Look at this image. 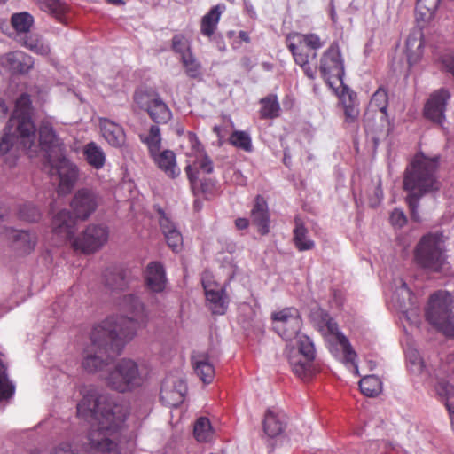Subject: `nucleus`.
I'll use <instances>...</instances> for the list:
<instances>
[{"mask_svg":"<svg viewBox=\"0 0 454 454\" xmlns=\"http://www.w3.org/2000/svg\"><path fill=\"white\" fill-rule=\"evenodd\" d=\"M76 408L77 415L92 424L91 429L81 443L62 442L51 454H120L117 433L126 411L96 390L83 395Z\"/></svg>","mask_w":454,"mask_h":454,"instance_id":"obj_1","label":"nucleus"},{"mask_svg":"<svg viewBox=\"0 0 454 454\" xmlns=\"http://www.w3.org/2000/svg\"><path fill=\"white\" fill-rule=\"evenodd\" d=\"M33 107L30 96L21 94L15 101V108L7 121L0 137V157L9 154L10 166L15 164L17 150L36 148V127L32 119Z\"/></svg>","mask_w":454,"mask_h":454,"instance_id":"obj_2","label":"nucleus"},{"mask_svg":"<svg viewBox=\"0 0 454 454\" xmlns=\"http://www.w3.org/2000/svg\"><path fill=\"white\" fill-rule=\"evenodd\" d=\"M438 168V156L429 158L423 153H418L404 171L403 186L406 192L405 200L411 217L415 222H420L418 209L421 198L434 194L441 188L437 176Z\"/></svg>","mask_w":454,"mask_h":454,"instance_id":"obj_3","label":"nucleus"},{"mask_svg":"<svg viewBox=\"0 0 454 454\" xmlns=\"http://www.w3.org/2000/svg\"><path fill=\"white\" fill-rule=\"evenodd\" d=\"M114 321L105 319L90 335L91 344L84 350L82 368L89 373H100L105 379L115 358L121 355L126 340L114 333Z\"/></svg>","mask_w":454,"mask_h":454,"instance_id":"obj_4","label":"nucleus"},{"mask_svg":"<svg viewBox=\"0 0 454 454\" xmlns=\"http://www.w3.org/2000/svg\"><path fill=\"white\" fill-rule=\"evenodd\" d=\"M102 203L103 197L97 189L89 187L78 189L70 201L72 212L63 209L53 217V232L61 239H73L76 220H87Z\"/></svg>","mask_w":454,"mask_h":454,"instance_id":"obj_5","label":"nucleus"},{"mask_svg":"<svg viewBox=\"0 0 454 454\" xmlns=\"http://www.w3.org/2000/svg\"><path fill=\"white\" fill-rule=\"evenodd\" d=\"M119 308L121 315L112 316L106 319L114 320V333L129 341L136 334L137 327L145 323L147 311L145 304L134 294L123 295L119 302Z\"/></svg>","mask_w":454,"mask_h":454,"instance_id":"obj_6","label":"nucleus"},{"mask_svg":"<svg viewBox=\"0 0 454 454\" xmlns=\"http://www.w3.org/2000/svg\"><path fill=\"white\" fill-rule=\"evenodd\" d=\"M427 320L447 338H454V296L437 291L430 296L426 310Z\"/></svg>","mask_w":454,"mask_h":454,"instance_id":"obj_7","label":"nucleus"},{"mask_svg":"<svg viewBox=\"0 0 454 454\" xmlns=\"http://www.w3.org/2000/svg\"><path fill=\"white\" fill-rule=\"evenodd\" d=\"M442 234L424 235L414 250L416 263L429 272H441L448 269V262L443 250Z\"/></svg>","mask_w":454,"mask_h":454,"instance_id":"obj_8","label":"nucleus"},{"mask_svg":"<svg viewBox=\"0 0 454 454\" xmlns=\"http://www.w3.org/2000/svg\"><path fill=\"white\" fill-rule=\"evenodd\" d=\"M286 41L295 63L301 66L308 78L315 79L317 67H312L309 61L316 59V51L323 46L319 36L316 34H290L287 35Z\"/></svg>","mask_w":454,"mask_h":454,"instance_id":"obj_9","label":"nucleus"},{"mask_svg":"<svg viewBox=\"0 0 454 454\" xmlns=\"http://www.w3.org/2000/svg\"><path fill=\"white\" fill-rule=\"evenodd\" d=\"M106 385L120 393L130 391L143 383L137 364L131 359L123 358L110 367L105 376Z\"/></svg>","mask_w":454,"mask_h":454,"instance_id":"obj_10","label":"nucleus"},{"mask_svg":"<svg viewBox=\"0 0 454 454\" xmlns=\"http://www.w3.org/2000/svg\"><path fill=\"white\" fill-rule=\"evenodd\" d=\"M296 339V348L291 350L288 356L293 372L302 380H309L315 373L313 361L316 349L311 339L304 334H299Z\"/></svg>","mask_w":454,"mask_h":454,"instance_id":"obj_11","label":"nucleus"},{"mask_svg":"<svg viewBox=\"0 0 454 454\" xmlns=\"http://www.w3.org/2000/svg\"><path fill=\"white\" fill-rule=\"evenodd\" d=\"M134 100L141 109L148 113L155 123L164 124L171 119V111L157 92L137 90L134 94Z\"/></svg>","mask_w":454,"mask_h":454,"instance_id":"obj_12","label":"nucleus"},{"mask_svg":"<svg viewBox=\"0 0 454 454\" xmlns=\"http://www.w3.org/2000/svg\"><path fill=\"white\" fill-rule=\"evenodd\" d=\"M48 163L51 166V174L55 172L58 176L59 193L61 195L69 193L78 179L79 170L77 166L63 153L58 155L56 159L50 155Z\"/></svg>","mask_w":454,"mask_h":454,"instance_id":"obj_13","label":"nucleus"},{"mask_svg":"<svg viewBox=\"0 0 454 454\" xmlns=\"http://www.w3.org/2000/svg\"><path fill=\"white\" fill-rule=\"evenodd\" d=\"M108 235V228L106 225L92 223L78 237L73 238V247L85 254L95 253L106 243Z\"/></svg>","mask_w":454,"mask_h":454,"instance_id":"obj_14","label":"nucleus"},{"mask_svg":"<svg viewBox=\"0 0 454 454\" xmlns=\"http://www.w3.org/2000/svg\"><path fill=\"white\" fill-rule=\"evenodd\" d=\"M314 316H317L320 318V327H325L327 332L335 336L336 340L341 346L344 353V362L345 364H350L354 369L357 372V364L356 363V353L351 347L347 337L338 330V325L330 316L321 309H318L316 312L313 313Z\"/></svg>","mask_w":454,"mask_h":454,"instance_id":"obj_15","label":"nucleus"},{"mask_svg":"<svg viewBox=\"0 0 454 454\" xmlns=\"http://www.w3.org/2000/svg\"><path fill=\"white\" fill-rule=\"evenodd\" d=\"M319 71L323 78L330 82L333 77L338 78L342 82L344 76V64L339 47L333 43L324 52L319 65Z\"/></svg>","mask_w":454,"mask_h":454,"instance_id":"obj_16","label":"nucleus"},{"mask_svg":"<svg viewBox=\"0 0 454 454\" xmlns=\"http://www.w3.org/2000/svg\"><path fill=\"white\" fill-rule=\"evenodd\" d=\"M187 386L184 380L176 376H167L160 387V402L168 407H177L184 399Z\"/></svg>","mask_w":454,"mask_h":454,"instance_id":"obj_17","label":"nucleus"},{"mask_svg":"<svg viewBox=\"0 0 454 454\" xmlns=\"http://www.w3.org/2000/svg\"><path fill=\"white\" fill-rule=\"evenodd\" d=\"M450 98V93L444 88L434 91L425 105V117L431 121L442 126V123L445 121L447 103Z\"/></svg>","mask_w":454,"mask_h":454,"instance_id":"obj_18","label":"nucleus"},{"mask_svg":"<svg viewBox=\"0 0 454 454\" xmlns=\"http://www.w3.org/2000/svg\"><path fill=\"white\" fill-rule=\"evenodd\" d=\"M34 67V59L21 51H15L0 57V67L11 74H25Z\"/></svg>","mask_w":454,"mask_h":454,"instance_id":"obj_19","label":"nucleus"},{"mask_svg":"<svg viewBox=\"0 0 454 454\" xmlns=\"http://www.w3.org/2000/svg\"><path fill=\"white\" fill-rule=\"evenodd\" d=\"M364 125L367 135L371 136L375 145H378L381 139L388 136L389 121L387 114H374L373 110H368L364 114Z\"/></svg>","mask_w":454,"mask_h":454,"instance_id":"obj_20","label":"nucleus"},{"mask_svg":"<svg viewBox=\"0 0 454 454\" xmlns=\"http://www.w3.org/2000/svg\"><path fill=\"white\" fill-rule=\"evenodd\" d=\"M42 146L47 153V160H50V155L53 156L55 153L58 155L63 153V144L58 137L53 128L49 123H43L39 129V140L36 139V148H33L32 151H27V153H36L37 148Z\"/></svg>","mask_w":454,"mask_h":454,"instance_id":"obj_21","label":"nucleus"},{"mask_svg":"<svg viewBox=\"0 0 454 454\" xmlns=\"http://www.w3.org/2000/svg\"><path fill=\"white\" fill-rule=\"evenodd\" d=\"M6 238L12 242L13 249L20 254H30L36 245V235L28 231L7 229Z\"/></svg>","mask_w":454,"mask_h":454,"instance_id":"obj_22","label":"nucleus"},{"mask_svg":"<svg viewBox=\"0 0 454 454\" xmlns=\"http://www.w3.org/2000/svg\"><path fill=\"white\" fill-rule=\"evenodd\" d=\"M413 299L414 296L408 288L406 283L400 280V286L396 287L392 295V301L395 303L397 309H399L408 320L411 319L409 315L412 317L417 315Z\"/></svg>","mask_w":454,"mask_h":454,"instance_id":"obj_23","label":"nucleus"},{"mask_svg":"<svg viewBox=\"0 0 454 454\" xmlns=\"http://www.w3.org/2000/svg\"><path fill=\"white\" fill-rule=\"evenodd\" d=\"M129 270L118 267L107 269L105 273V285L112 291H124L132 281Z\"/></svg>","mask_w":454,"mask_h":454,"instance_id":"obj_24","label":"nucleus"},{"mask_svg":"<svg viewBox=\"0 0 454 454\" xmlns=\"http://www.w3.org/2000/svg\"><path fill=\"white\" fill-rule=\"evenodd\" d=\"M145 284L147 288L156 294L162 293L166 287L167 278L162 264L152 262L145 270Z\"/></svg>","mask_w":454,"mask_h":454,"instance_id":"obj_25","label":"nucleus"},{"mask_svg":"<svg viewBox=\"0 0 454 454\" xmlns=\"http://www.w3.org/2000/svg\"><path fill=\"white\" fill-rule=\"evenodd\" d=\"M191 361L197 376L206 384L212 382L215 368L209 361V355L205 352H193Z\"/></svg>","mask_w":454,"mask_h":454,"instance_id":"obj_26","label":"nucleus"},{"mask_svg":"<svg viewBox=\"0 0 454 454\" xmlns=\"http://www.w3.org/2000/svg\"><path fill=\"white\" fill-rule=\"evenodd\" d=\"M160 226L164 234L166 241L173 251L177 252L183 245V237L177 230L176 224L165 215V213L160 209Z\"/></svg>","mask_w":454,"mask_h":454,"instance_id":"obj_27","label":"nucleus"},{"mask_svg":"<svg viewBox=\"0 0 454 454\" xmlns=\"http://www.w3.org/2000/svg\"><path fill=\"white\" fill-rule=\"evenodd\" d=\"M251 222L258 228V231L262 235L269 232L268 205L260 195L256 196L254 200V207L251 210Z\"/></svg>","mask_w":454,"mask_h":454,"instance_id":"obj_28","label":"nucleus"},{"mask_svg":"<svg viewBox=\"0 0 454 454\" xmlns=\"http://www.w3.org/2000/svg\"><path fill=\"white\" fill-rule=\"evenodd\" d=\"M100 129L107 143L114 147H121L125 144L126 136L121 126L108 120H100Z\"/></svg>","mask_w":454,"mask_h":454,"instance_id":"obj_29","label":"nucleus"},{"mask_svg":"<svg viewBox=\"0 0 454 454\" xmlns=\"http://www.w3.org/2000/svg\"><path fill=\"white\" fill-rule=\"evenodd\" d=\"M286 422L284 414L268 409L263 419V431L270 438H274L282 434Z\"/></svg>","mask_w":454,"mask_h":454,"instance_id":"obj_30","label":"nucleus"},{"mask_svg":"<svg viewBox=\"0 0 454 454\" xmlns=\"http://www.w3.org/2000/svg\"><path fill=\"white\" fill-rule=\"evenodd\" d=\"M340 100L344 108L345 122L348 124L355 123L360 114L356 94L345 86Z\"/></svg>","mask_w":454,"mask_h":454,"instance_id":"obj_31","label":"nucleus"},{"mask_svg":"<svg viewBox=\"0 0 454 454\" xmlns=\"http://www.w3.org/2000/svg\"><path fill=\"white\" fill-rule=\"evenodd\" d=\"M159 168L166 173L171 178H175L180 174L179 168L176 163V154L171 150H164L154 155H151Z\"/></svg>","mask_w":454,"mask_h":454,"instance_id":"obj_32","label":"nucleus"},{"mask_svg":"<svg viewBox=\"0 0 454 454\" xmlns=\"http://www.w3.org/2000/svg\"><path fill=\"white\" fill-rule=\"evenodd\" d=\"M17 42L29 50L30 51L42 55L47 56L51 52V48L48 43L38 34L29 33L24 37L17 38Z\"/></svg>","mask_w":454,"mask_h":454,"instance_id":"obj_33","label":"nucleus"},{"mask_svg":"<svg viewBox=\"0 0 454 454\" xmlns=\"http://www.w3.org/2000/svg\"><path fill=\"white\" fill-rule=\"evenodd\" d=\"M10 21L15 31L14 38L17 41V38L24 37L30 33L35 19L29 12H20L12 14Z\"/></svg>","mask_w":454,"mask_h":454,"instance_id":"obj_34","label":"nucleus"},{"mask_svg":"<svg viewBox=\"0 0 454 454\" xmlns=\"http://www.w3.org/2000/svg\"><path fill=\"white\" fill-rule=\"evenodd\" d=\"M207 300L211 304L214 314L223 315L227 308V296L223 288L208 289L204 286Z\"/></svg>","mask_w":454,"mask_h":454,"instance_id":"obj_35","label":"nucleus"},{"mask_svg":"<svg viewBox=\"0 0 454 454\" xmlns=\"http://www.w3.org/2000/svg\"><path fill=\"white\" fill-rule=\"evenodd\" d=\"M271 318L275 325L290 324L293 328L296 329H301L302 325L301 315L295 308H286L280 311L274 312L271 315Z\"/></svg>","mask_w":454,"mask_h":454,"instance_id":"obj_36","label":"nucleus"},{"mask_svg":"<svg viewBox=\"0 0 454 454\" xmlns=\"http://www.w3.org/2000/svg\"><path fill=\"white\" fill-rule=\"evenodd\" d=\"M224 9V4L215 5L202 18L200 31L204 35L207 37L213 36L220 16Z\"/></svg>","mask_w":454,"mask_h":454,"instance_id":"obj_37","label":"nucleus"},{"mask_svg":"<svg viewBox=\"0 0 454 454\" xmlns=\"http://www.w3.org/2000/svg\"><path fill=\"white\" fill-rule=\"evenodd\" d=\"M294 232V242L299 251L310 250L315 247V242L308 237V230L302 221L296 217Z\"/></svg>","mask_w":454,"mask_h":454,"instance_id":"obj_38","label":"nucleus"},{"mask_svg":"<svg viewBox=\"0 0 454 454\" xmlns=\"http://www.w3.org/2000/svg\"><path fill=\"white\" fill-rule=\"evenodd\" d=\"M83 155L87 163L96 169H100L106 162V154L95 142L88 143L83 148Z\"/></svg>","mask_w":454,"mask_h":454,"instance_id":"obj_39","label":"nucleus"},{"mask_svg":"<svg viewBox=\"0 0 454 454\" xmlns=\"http://www.w3.org/2000/svg\"><path fill=\"white\" fill-rule=\"evenodd\" d=\"M260 115L262 119H276L280 115V105L277 95L270 94L260 99Z\"/></svg>","mask_w":454,"mask_h":454,"instance_id":"obj_40","label":"nucleus"},{"mask_svg":"<svg viewBox=\"0 0 454 454\" xmlns=\"http://www.w3.org/2000/svg\"><path fill=\"white\" fill-rule=\"evenodd\" d=\"M0 353V401H6L12 398L15 392V385L10 380L7 373V365L2 359Z\"/></svg>","mask_w":454,"mask_h":454,"instance_id":"obj_41","label":"nucleus"},{"mask_svg":"<svg viewBox=\"0 0 454 454\" xmlns=\"http://www.w3.org/2000/svg\"><path fill=\"white\" fill-rule=\"evenodd\" d=\"M441 0H418L416 4V20L418 22H428L434 15Z\"/></svg>","mask_w":454,"mask_h":454,"instance_id":"obj_42","label":"nucleus"},{"mask_svg":"<svg viewBox=\"0 0 454 454\" xmlns=\"http://www.w3.org/2000/svg\"><path fill=\"white\" fill-rule=\"evenodd\" d=\"M359 387L364 395L374 397L381 392L382 382L378 376L368 375L360 380Z\"/></svg>","mask_w":454,"mask_h":454,"instance_id":"obj_43","label":"nucleus"},{"mask_svg":"<svg viewBox=\"0 0 454 454\" xmlns=\"http://www.w3.org/2000/svg\"><path fill=\"white\" fill-rule=\"evenodd\" d=\"M141 141L148 147L150 155H154L160 151L161 136L157 125H152L146 136L140 135Z\"/></svg>","mask_w":454,"mask_h":454,"instance_id":"obj_44","label":"nucleus"},{"mask_svg":"<svg viewBox=\"0 0 454 454\" xmlns=\"http://www.w3.org/2000/svg\"><path fill=\"white\" fill-rule=\"evenodd\" d=\"M193 434L199 442H207L212 438V427L207 418L201 417L196 420L193 428Z\"/></svg>","mask_w":454,"mask_h":454,"instance_id":"obj_45","label":"nucleus"},{"mask_svg":"<svg viewBox=\"0 0 454 454\" xmlns=\"http://www.w3.org/2000/svg\"><path fill=\"white\" fill-rule=\"evenodd\" d=\"M229 141L232 145L245 152H251L253 149L251 137L246 131H233L229 137Z\"/></svg>","mask_w":454,"mask_h":454,"instance_id":"obj_46","label":"nucleus"},{"mask_svg":"<svg viewBox=\"0 0 454 454\" xmlns=\"http://www.w3.org/2000/svg\"><path fill=\"white\" fill-rule=\"evenodd\" d=\"M406 358L409 364V370L412 373L419 374L424 371L425 363L417 349L408 348L406 350Z\"/></svg>","mask_w":454,"mask_h":454,"instance_id":"obj_47","label":"nucleus"},{"mask_svg":"<svg viewBox=\"0 0 454 454\" xmlns=\"http://www.w3.org/2000/svg\"><path fill=\"white\" fill-rule=\"evenodd\" d=\"M388 98L387 93L382 88H379L372 95L370 102V107L378 110L379 114H387Z\"/></svg>","mask_w":454,"mask_h":454,"instance_id":"obj_48","label":"nucleus"},{"mask_svg":"<svg viewBox=\"0 0 454 454\" xmlns=\"http://www.w3.org/2000/svg\"><path fill=\"white\" fill-rule=\"evenodd\" d=\"M185 171L189 178L191 187L193 190L194 193H196L197 189L203 193L207 192L209 190V180L204 179L199 181V178L197 176V171H195L191 165H188L185 168Z\"/></svg>","mask_w":454,"mask_h":454,"instance_id":"obj_49","label":"nucleus"},{"mask_svg":"<svg viewBox=\"0 0 454 454\" xmlns=\"http://www.w3.org/2000/svg\"><path fill=\"white\" fill-rule=\"evenodd\" d=\"M19 217L27 222H37L41 217V213L33 204L26 203L20 207Z\"/></svg>","mask_w":454,"mask_h":454,"instance_id":"obj_50","label":"nucleus"},{"mask_svg":"<svg viewBox=\"0 0 454 454\" xmlns=\"http://www.w3.org/2000/svg\"><path fill=\"white\" fill-rule=\"evenodd\" d=\"M181 59L189 77L197 78L200 74L201 66L192 52H188V55L184 56Z\"/></svg>","mask_w":454,"mask_h":454,"instance_id":"obj_51","label":"nucleus"},{"mask_svg":"<svg viewBox=\"0 0 454 454\" xmlns=\"http://www.w3.org/2000/svg\"><path fill=\"white\" fill-rule=\"evenodd\" d=\"M172 50L181 55V59L184 56L188 55L190 51V47L187 40L183 35H176L172 38Z\"/></svg>","mask_w":454,"mask_h":454,"instance_id":"obj_52","label":"nucleus"},{"mask_svg":"<svg viewBox=\"0 0 454 454\" xmlns=\"http://www.w3.org/2000/svg\"><path fill=\"white\" fill-rule=\"evenodd\" d=\"M274 329L285 340H292L297 335L300 334L299 333L301 330V329L293 328L290 324L274 325Z\"/></svg>","mask_w":454,"mask_h":454,"instance_id":"obj_53","label":"nucleus"},{"mask_svg":"<svg viewBox=\"0 0 454 454\" xmlns=\"http://www.w3.org/2000/svg\"><path fill=\"white\" fill-rule=\"evenodd\" d=\"M194 165L196 168H200L206 174H211L214 170L213 161L204 152L200 153V154L196 157Z\"/></svg>","mask_w":454,"mask_h":454,"instance_id":"obj_54","label":"nucleus"},{"mask_svg":"<svg viewBox=\"0 0 454 454\" xmlns=\"http://www.w3.org/2000/svg\"><path fill=\"white\" fill-rule=\"evenodd\" d=\"M390 222L395 227L401 228L406 223L407 218L403 210L395 208L390 215Z\"/></svg>","mask_w":454,"mask_h":454,"instance_id":"obj_55","label":"nucleus"},{"mask_svg":"<svg viewBox=\"0 0 454 454\" xmlns=\"http://www.w3.org/2000/svg\"><path fill=\"white\" fill-rule=\"evenodd\" d=\"M415 43H416V38L411 37V36L407 38V40H406L407 59H408V62L411 66L413 65L417 61V59L415 58H413L412 54L411 53V51H412V48L415 46Z\"/></svg>","mask_w":454,"mask_h":454,"instance_id":"obj_56","label":"nucleus"},{"mask_svg":"<svg viewBox=\"0 0 454 454\" xmlns=\"http://www.w3.org/2000/svg\"><path fill=\"white\" fill-rule=\"evenodd\" d=\"M188 138L189 142L191 144L192 148L197 152V153H202L203 152V146L200 140L198 139L196 134L192 132H188Z\"/></svg>","mask_w":454,"mask_h":454,"instance_id":"obj_57","label":"nucleus"},{"mask_svg":"<svg viewBox=\"0 0 454 454\" xmlns=\"http://www.w3.org/2000/svg\"><path fill=\"white\" fill-rule=\"evenodd\" d=\"M212 42L215 43L216 48L220 51H224L226 49L225 43L223 37L219 35H213V36L209 37Z\"/></svg>","mask_w":454,"mask_h":454,"instance_id":"obj_58","label":"nucleus"},{"mask_svg":"<svg viewBox=\"0 0 454 454\" xmlns=\"http://www.w3.org/2000/svg\"><path fill=\"white\" fill-rule=\"evenodd\" d=\"M249 221L247 218H238L235 221V225L239 230H244L247 228Z\"/></svg>","mask_w":454,"mask_h":454,"instance_id":"obj_59","label":"nucleus"},{"mask_svg":"<svg viewBox=\"0 0 454 454\" xmlns=\"http://www.w3.org/2000/svg\"><path fill=\"white\" fill-rule=\"evenodd\" d=\"M283 162L286 167H289L291 164V154L288 149L284 150Z\"/></svg>","mask_w":454,"mask_h":454,"instance_id":"obj_60","label":"nucleus"},{"mask_svg":"<svg viewBox=\"0 0 454 454\" xmlns=\"http://www.w3.org/2000/svg\"><path fill=\"white\" fill-rule=\"evenodd\" d=\"M375 196L379 201L383 198V191L380 184H379L375 189Z\"/></svg>","mask_w":454,"mask_h":454,"instance_id":"obj_61","label":"nucleus"},{"mask_svg":"<svg viewBox=\"0 0 454 454\" xmlns=\"http://www.w3.org/2000/svg\"><path fill=\"white\" fill-rule=\"evenodd\" d=\"M330 8H331V10H330L331 18L334 21L335 20V17H336V12H335V10H334L333 0H331V2H330Z\"/></svg>","mask_w":454,"mask_h":454,"instance_id":"obj_62","label":"nucleus"},{"mask_svg":"<svg viewBox=\"0 0 454 454\" xmlns=\"http://www.w3.org/2000/svg\"><path fill=\"white\" fill-rule=\"evenodd\" d=\"M0 111L5 114L8 112V107L6 106L4 100L0 99Z\"/></svg>","mask_w":454,"mask_h":454,"instance_id":"obj_63","label":"nucleus"},{"mask_svg":"<svg viewBox=\"0 0 454 454\" xmlns=\"http://www.w3.org/2000/svg\"><path fill=\"white\" fill-rule=\"evenodd\" d=\"M107 2L114 5H121L124 4L122 0H107Z\"/></svg>","mask_w":454,"mask_h":454,"instance_id":"obj_64","label":"nucleus"}]
</instances>
